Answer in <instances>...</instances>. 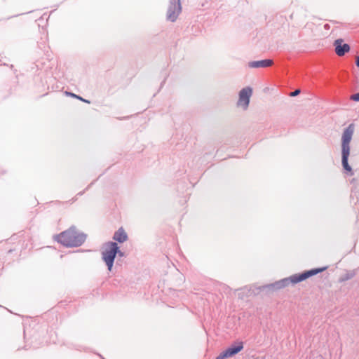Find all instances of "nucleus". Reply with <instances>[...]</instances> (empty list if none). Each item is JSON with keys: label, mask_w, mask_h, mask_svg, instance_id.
<instances>
[{"label": "nucleus", "mask_w": 359, "mask_h": 359, "mask_svg": "<svg viewBox=\"0 0 359 359\" xmlns=\"http://www.w3.org/2000/svg\"><path fill=\"white\" fill-rule=\"evenodd\" d=\"M335 53L339 56H343L350 50V46L344 43L342 39H336L334 42Z\"/></svg>", "instance_id": "nucleus-9"}, {"label": "nucleus", "mask_w": 359, "mask_h": 359, "mask_svg": "<svg viewBox=\"0 0 359 359\" xmlns=\"http://www.w3.org/2000/svg\"><path fill=\"white\" fill-rule=\"evenodd\" d=\"M273 64V61L271 59H264L249 62L248 65L250 68H265Z\"/></svg>", "instance_id": "nucleus-10"}, {"label": "nucleus", "mask_w": 359, "mask_h": 359, "mask_svg": "<svg viewBox=\"0 0 359 359\" xmlns=\"http://www.w3.org/2000/svg\"><path fill=\"white\" fill-rule=\"evenodd\" d=\"M351 100L354 102H359V92L351 96Z\"/></svg>", "instance_id": "nucleus-16"}, {"label": "nucleus", "mask_w": 359, "mask_h": 359, "mask_svg": "<svg viewBox=\"0 0 359 359\" xmlns=\"http://www.w3.org/2000/svg\"><path fill=\"white\" fill-rule=\"evenodd\" d=\"M77 198H77V196H76L75 197L72 198L69 201L70 203H74V202L77 200Z\"/></svg>", "instance_id": "nucleus-20"}, {"label": "nucleus", "mask_w": 359, "mask_h": 359, "mask_svg": "<svg viewBox=\"0 0 359 359\" xmlns=\"http://www.w3.org/2000/svg\"><path fill=\"white\" fill-rule=\"evenodd\" d=\"M165 79L161 82V87H162V86L165 83Z\"/></svg>", "instance_id": "nucleus-23"}, {"label": "nucleus", "mask_w": 359, "mask_h": 359, "mask_svg": "<svg viewBox=\"0 0 359 359\" xmlns=\"http://www.w3.org/2000/svg\"><path fill=\"white\" fill-rule=\"evenodd\" d=\"M355 276V273L353 271H349L346 273L344 275L340 277L339 281L344 282L351 279Z\"/></svg>", "instance_id": "nucleus-13"}, {"label": "nucleus", "mask_w": 359, "mask_h": 359, "mask_svg": "<svg viewBox=\"0 0 359 359\" xmlns=\"http://www.w3.org/2000/svg\"><path fill=\"white\" fill-rule=\"evenodd\" d=\"M300 93H301L300 89H296L294 91L291 92L290 95L291 97H295V96L298 95Z\"/></svg>", "instance_id": "nucleus-19"}, {"label": "nucleus", "mask_w": 359, "mask_h": 359, "mask_svg": "<svg viewBox=\"0 0 359 359\" xmlns=\"http://www.w3.org/2000/svg\"><path fill=\"white\" fill-rule=\"evenodd\" d=\"M87 235L72 226L65 231L55 236V240L67 248H76L82 245L86 241Z\"/></svg>", "instance_id": "nucleus-1"}, {"label": "nucleus", "mask_w": 359, "mask_h": 359, "mask_svg": "<svg viewBox=\"0 0 359 359\" xmlns=\"http://www.w3.org/2000/svg\"><path fill=\"white\" fill-rule=\"evenodd\" d=\"M243 342L241 341H234L224 351L228 358H231L241 352L243 349Z\"/></svg>", "instance_id": "nucleus-8"}, {"label": "nucleus", "mask_w": 359, "mask_h": 359, "mask_svg": "<svg viewBox=\"0 0 359 359\" xmlns=\"http://www.w3.org/2000/svg\"><path fill=\"white\" fill-rule=\"evenodd\" d=\"M226 358H228V357L226 355V353H224V351H223L216 357L215 359H226Z\"/></svg>", "instance_id": "nucleus-17"}, {"label": "nucleus", "mask_w": 359, "mask_h": 359, "mask_svg": "<svg viewBox=\"0 0 359 359\" xmlns=\"http://www.w3.org/2000/svg\"><path fill=\"white\" fill-rule=\"evenodd\" d=\"M115 242L108 241L104 244L103 250L102 251V259L105 263L109 271L113 269L114 260L116 259Z\"/></svg>", "instance_id": "nucleus-4"}, {"label": "nucleus", "mask_w": 359, "mask_h": 359, "mask_svg": "<svg viewBox=\"0 0 359 359\" xmlns=\"http://www.w3.org/2000/svg\"><path fill=\"white\" fill-rule=\"evenodd\" d=\"M115 247L116 248L117 250H116V257L118 255L120 257H125V252L121 250L120 247L118 246V243L115 242Z\"/></svg>", "instance_id": "nucleus-15"}, {"label": "nucleus", "mask_w": 359, "mask_h": 359, "mask_svg": "<svg viewBox=\"0 0 359 359\" xmlns=\"http://www.w3.org/2000/svg\"><path fill=\"white\" fill-rule=\"evenodd\" d=\"M353 133L354 124L351 123L344 130L341 136V165L344 173L349 176L354 175L353 169L348 163V157L350 156V142L352 140Z\"/></svg>", "instance_id": "nucleus-2"}, {"label": "nucleus", "mask_w": 359, "mask_h": 359, "mask_svg": "<svg viewBox=\"0 0 359 359\" xmlns=\"http://www.w3.org/2000/svg\"><path fill=\"white\" fill-rule=\"evenodd\" d=\"M252 94V88L251 87L247 86L242 88L239 92L237 105L242 107L244 110L247 109L250 104Z\"/></svg>", "instance_id": "nucleus-6"}, {"label": "nucleus", "mask_w": 359, "mask_h": 359, "mask_svg": "<svg viewBox=\"0 0 359 359\" xmlns=\"http://www.w3.org/2000/svg\"><path fill=\"white\" fill-rule=\"evenodd\" d=\"M327 266L313 268L309 270L304 271L301 273L293 274L289 277L280 279L283 287L285 288L290 284L295 285L302 282L309 278L316 276L320 273L325 271Z\"/></svg>", "instance_id": "nucleus-3"}, {"label": "nucleus", "mask_w": 359, "mask_h": 359, "mask_svg": "<svg viewBox=\"0 0 359 359\" xmlns=\"http://www.w3.org/2000/svg\"><path fill=\"white\" fill-rule=\"evenodd\" d=\"M260 287L262 292H266V293L278 291L283 288L280 280L272 283L261 285Z\"/></svg>", "instance_id": "nucleus-11"}, {"label": "nucleus", "mask_w": 359, "mask_h": 359, "mask_svg": "<svg viewBox=\"0 0 359 359\" xmlns=\"http://www.w3.org/2000/svg\"><path fill=\"white\" fill-rule=\"evenodd\" d=\"M182 4L180 0H169V4L166 13V20L174 22L177 20L182 12Z\"/></svg>", "instance_id": "nucleus-5"}, {"label": "nucleus", "mask_w": 359, "mask_h": 359, "mask_svg": "<svg viewBox=\"0 0 359 359\" xmlns=\"http://www.w3.org/2000/svg\"><path fill=\"white\" fill-rule=\"evenodd\" d=\"M93 183H94V182H91V183H90V184H89V185H88V186L85 189H84V190H83V191H81L79 192L76 196L77 197H78V196H82V195L85 193V191H86V190H88V189L91 187V185H93Z\"/></svg>", "instance_id": "nucleus-18"}, {"label": "nucleus", "mask_w": 359, "mask_h": 359, "mask_svg": "<svg viewBox=\"0 0 359 359\" xmlns=\"http://www.w3.org/2000/svg\"><path fill=\"white\" fill-rule=\"evenodd\" d=\"M324 28H325V29L328 30L330 28V25L329 24H325Z\"/></svg>", "instance_id": "nucleus-22"}, {"label": "nucleus", "mask_w": 359, "mask_h": 359, "mask_svg": "<svg viewBox=\"0 0 359 359\" xmlns=\"http://www.w3.org/2000/svg\"><path fill=\"white\" fill-rule=\"evenodd\" d=\"M355 65L359 68V55L356 57Z\"/></svg>", "instance_id": "nucleus-21"}, {"label": "nucleus", "mask_w": 359, "mask_h": 359, "mask_svg": "<svg viewBox=\"0 0 359 359\" xmlns=\"http://www.w3.org/2000/svg\"><path fill=\"white\" fill-rule=\"evenodd\" d=\"M237 292L238 299L244 300L250 296L259 294L262 291L260 286L251 285L241 287L237 290Z\"/></svg>", "instance_id": "nucleus-7"}, {"label": "nucleus", "mask_w": 359, "mask_h": 359, "mask_svg": "<svg viewBox=\"0 0 359 359\" xmlns=\"http://www.w3.org/2000/svg\"><path fill=\"white\" fill-rule=\"evenodd\" d=\"M112 238L116 241V243H123L128 240V236L124 229L123 227H120L114 232Z\"/></svg>", "instance_id": "nucleus-12"}, {"label": "nucleus", "mask_w": 359, "mask_h": 359, "mask_svg": "<svg viewBox=\"0 0 359 359\" xmlns=\"http://www.w3.org/2000/svg\"><path fill=\"white\" fill-rule=\"evenodd\" d=\"M66 94L72 97H74V98H76L83 102H86V103H90V101L88 100H86V99H84L81 96L79 95H76L75 93H72V92H66Z\"/></svg>", "instance_id": "nucleus-14"}]
</instances>
